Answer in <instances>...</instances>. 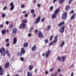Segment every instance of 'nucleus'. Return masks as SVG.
<instances>
[{"label": "nucleus", "mask_w": 76, "mask_h": 76, "mask_svg": "<svg viewBox=\"0 0 76 76\" xmlns=\"http://www.w3.org/2000/svg\"><path fill=\"white\" fill-rule=\"evenodd\" d=\"M54 9V7L53 6H51L50 7V10H53Z\"/></svg>", "instance_id": "2f4dec72"}, {"label": "nucleus", "mask_w": 76, "mask_h": 76, "mask_svg": "<svg viewBox=\"0 0 76 76\" xmlns=\"http://www.w3.org/2000/svg\"><path fill=\"white\" fill-rule=\"evenodd\" d=\"M9 41V39H6V42H8Z\"/></svg>", "instance_id": "8fccbe9b"}, {"label": "nucleus", "mask_w": 76, "mask_h": 76, "mask_svg": "<svg viewBox=\"0 0 76 76\" xmlns=\"http://www.w3.org/2000/svg\"><path fill=\"white\" fill-rule=\"evenodd\" d=\"M2 70H3V69H2V67L0 66V72H1Z\"/></svg>", "instance_id": "de8ad7c7"}, {"label": "nucleus", "mask_w": 76, "mask_h": 76, "mask_svg": "<svg viewBox=\"0 0 76 76\" xmlns=\"http://www.w3.org/2000/svg\"><path fill=\"white\" fill-rule=\"evenodd\" d=\"M6 30L5 29L1 31V32L2 35H4V34H5L6 33Z\"/></svg>", "instance_id": "4be33fe9"}, {"label": "nucleus", "mask_w": 76, "mask_h": 76, "mask_svg": "<svg viewBox=\"0 0 76 76\" xmlns=\"http://www.w3.org/2000/svg\"><path fill=\"white\" fill-rule=\"evenodd\" d=\"M21 7L22 8H23L25 7V5H24L23 4L21 6Z\"/></svg>", "instance_id": "4c0bfd02"}, {"label": "nucleus", "mask_w": 76, "mask_h": 76, "mask_svg": "<svg viewBox=\"0 0 76 76\" xmlns=\"http://www.w3.org/2000/svg\"><path fill=\"white\" fill-rule=\"evenodd\" d=\"M28 37H31V34L29 33L28 34Z\"/></svg>", "instance_id": "e2e57ef3"}, {"label": "nucleus", "mask_w": 76, "mask_h": 76, "mask_svg": "<svg viewBox=\"0 0 76 76\" xmlns=\"http://www.w3.org/2000/svg\"><path fill=\"white\" fill-rule=\"evenodd\" d=\"M25 24L24 23H23L21 24L20 26L19 27V28L20 29H23V28H25Z\"/></svg>", "instance_id": "6e6552de"}, {"label": "nucleus", "mask_w": 76, "mask_h": 76, "mask_svg": "<svg viewBox=\"0 0 76 76\" xmlns=\"http://www.w3.org/2000/svg\"><path fill=\"white\" fill-rule=\"evenodd\" d=\"M64 0H60V1H59V4H62V3L64 2Z\"/></svg>", "instance_id": "cd10ccee"}, {"label": "nucleus", "mask_w": 76, "mask_h": 76, "mask_svg": "<svg viewBox=\"0 0 76 76\" xmlns=\"http://www.w3.org/2000/svg\"><path fill=\"white\" fill-rule=\"evenodd\" d=\"M50 28H51V26H50V25H49L47 27V29L48 30H50Z\"/></svg>", "instance_id": "c756f323"}, {"label": "nucleus", "mask_w": 76, "mask_h": 76, "mask_svg": "<svg viewBox=\"0 0 76 76\" xmlns=\"http://www.w3.org/2000/svg\"><path fill=\"white\" fill-rule=\"evenodd\" d=\"M7 7H4L3 8L4 10H5V9H6Z\"/></svg>", "instance_id": "6e6d98bb"}, {"label": "nucleus", "mask_w": 76, "mask_h": 76, "mask_svg": "<svg viewBox=\"0 0 76 76\" xmlns=\"http://www.w3.org/2000/svg\"><path fill=\"white\" fill-rule=\"evenodd\" d=\"M16 42H17V39L16 38H14L13 41V44H15L16 43Z\"/></svg>", "instance_id": "412c9836"}, {"label": "nucleus", "mask_w": 76, "mask_h": 76, "mask_svg": "<svg viewBox=\"0 0 76 76\" xmlns=\"http://www.w3.org/2000/svg\"><path fill=\"white\" fill-rule=\"evenodd\" d=\"M4 73V70H2L0 71V75H3Z\"/></svg>", "instance_id": "b1692460"}, {"label": "nucleus", "mask_w": 76, "mask_h": 76, "mask_svg": "<svg viewBox=\"0 0 76 76\" xmlns=\"http://www.w3.org/2000/svg\"><path fill=\"white\" fill-rule=\"evenodd\" d=\"M73 1V0H70L69 2V4H70L71 3V2H72Z\"/></svg>", "instance_id": "ea45409f"}, {"label": "nucleus", "mask_w": 76, "mask_h": 76, "mask_svg": "<svg viewBox=\"0 0 76 76\" xmlns=\"http://www.w3.org/2000/svg\"><path fill=\"white\" fill-rule=\"evenodd\" d=\"M58 35H56V36L55 37V38H57Z\"/></svg>", "instance_id": "774afa93"}, {"label": "nucleus", "mask_w": 76, "mask_h": 76, "mask_svg": "<svg viewBox=\"0 0 76 76\" xmlns=\"http://www.w3.org/2000/svg\"><path fill=\"white\" fill-rule=\"evenodd\" d=\"M28 42H25L24 43V45H23L24 47H25L26 48L28 47Z\"/></svg>", "instance_id": "a211bd4d"}, {"label": "nucleus", "mask_w": 76, "mask_h": 76, "mask_svg": "<svg viewBox=\"0 0 76 76\" xmlns=\"http://www.w3.org/2000/svg\"><path fill=\"white\" fill-rule=\"evenodd\" d=\"M64 44H65V42L64 41H62L61 44L60 45V46L63 47L64 45Z\"/></svg>", "instance_id": "6ab92c4d"}, {"label": "nucleus", "mask_w": 76, "mask_h": 76, "mask_svg": "<svg viewBox=\"0 0 76 76\" xmlns=\"http://www.w3.org/2000/svg\"><path fill=\"white\" fill-rule=\"evenodd\" d=\"M47 39H45V43H47V41H48Z\"/></svg>", "instance_id": "4d7b16f0"}, {"label": "nucleus", "mask_w": 76, "mask_h": 76, "mask_svg": "<svg viewBox=\"0 0 76 76\" xmlns=\"http://www.w3.org/2000/svg\"><path fill=\"white\" fill-rule=\"evenodd\" d=\"M37 3V1L36 0H34L33 1V3L34 4H35Z\"/></svg>", "instance_id": "c03bdc74"}, {"label": "nucleus", "mask_w": 76, "mask_h": 76, "mask_svg": "<svg viewBox=\"0 0 76 76\" xmlns=\"http://www.w3.org/2000/svg\"><path fill=\"white\" fill-rule=\"evenodd\" d=\"M22 22H23V23H26L27 22V21L25 20H23Z\"/></svg>", "instance_id": "c9c22d12"}, {"label": "nucleus", "mask_w": 76, "mask_h": 76, "mask_svg": "<svg viewBox=\"0 0 76 76\" xmlns=\"http://www.w3.org/2000/svg\"><path fill=\"white\" fill-rule=\"evenodd\" d=\"M57 0H54L53 3H55V2H56V1H57Z\"/></svg>", "instance_id": "69168bd1"}, {"label": "nucleus", "mask_w": 76, "mask_h": 76, "mask_svg": "<svg viewBox=\"0 0 76 76\" xmlns=\"http://www.w3.org/2000/svg\"><path fill=\"white\" fill-rule=\"evenodd\" d=\"M10 28H13V24H11L10 25Z\"/></svg>", "instance_id": "f704fd0d"}, {"label": "nucleus", "mask_w": 76, "mask_h": 76, "mask_svg": "<svg viewBox=\"0 0 76 76\" xmlns=\"http://www.w3.org/2000/svg\"><path fill=\"white\" fill-rule=\"evenodd\" d=\"M64 21H63L61 23H59L58 24V26H61L63 25H64Z\"/></svg>", "instance_id": "2eb2a0df"}, {"label": "nucleus", "mask_w": 76, "mask_h": 76, "mask_svg": "<svg viewBox=\"0 0 76 76\" xmlns=\"http://www.w3.org/2000/svg\"><path fill=\"white\" fill-rule=\"evenodd\" d=\"M5 52H6L7 54V55L8 56V57H10V53H9V50H8L7 49L5 50Z\"/></svg>", "instance_id": "f8f14e48"}, {"label": "nucleus", "mask_w": 76, "mask_h": 76, "mask_svg": "<svg viewBox=\"0 0 76 76\" xmlns=\"http://www.w3.org/2000/svg\"><path fill=\"white\" fill-rule=\"evenodd\" d=\"M14 76H19V75L18 74H16V75H15Z\"/></svg>", "instance_id": "338daca9"}, {"label": "nucleus", "mask_w": 76, "mask_h": 76, "mask_svg": "<svg viewBox=\"0 0 76 76\" xmlns=\"http://www.w3.org/2000/svg\"><path fill=\"white\" fill-rule=\"evenodd\" d=\"M6 32L7 33H8V32H9V30L8 29H7L6 31Z\"/></svg>", "instance_id": "052dcab7"}, {"label": "nucleus", "mask_w": 76, "mask_h": 76, "mask_svg": "<svg viewBox=\"0 0 76 76\" xmlns=\"http://www.w3.org/2000/svg\"><path fill=\"white\" fill-rule=\"evenodd\" d=\"M54 43L53 42H51L50 43L49 45H50V46H51V45H53L54 44Z\"/></svg>", "instance_id": "7c9ffc66"}, {"label": "nucleus", "mask_w": 76, "mask_h": 76, "mask_svg": "<svg viewBox=\"0 0 76 76\" xmlns=\"http://www.w3.org/2000/svg\"><path fill=\"white\" fill-rule=\"evenodd\" d=\"M70 13H74V11L72 10L71 11Z\"/></svg>", "instance_id": "680f3d73"}, {"label": "nucleus", "mask_w": 76, "mask_h": 76, "mask_svg": "<svg viewBox=\"0 0 76 76\" xmlns=\"http://www.w3.org/2000/svg\"><path fill=\"white\" fill-rule=\"evenodd\" d=\"M67 14L66 12H65L63 14L62 17L64 19H66L67 18Z\"/></svg>", "instance_id": "423d86ee"}, {"label": "nucleus", "mask_w": 76, "mask_h": 76, "mask_svg": "<svg viewBox=\"0 0 76 76\" xmlns=\"http://www.w3.org/2000/svg\"><path fill=\"white\" fill-rule=\"evenodd\" d=\"M59 9H57V10H56L55 12V13L52 14V18L53 19H55V18H56L57 17V13H58V12H59Z\"/></svg>", "instance_id": "f257e3e1"}, {"label": "nucleus", "mask_w": 76, "mask_h": 76, "mask_svg": "<svg viewBox=\"0 0 76 76\" xmlns=\"http://www.w3.org/2000/svg\"><path fill=\"white\" fill-rule=\"evenodd\" d=\"M10 45V44L9 43H7L6 44L7 47H9V46Z\"/></svg>", "instance_id": "09e8293b"}, {"label": "nucleus", "mask_w": 76, "mask_h": 76, "mask_svg": "<svg viewBox=\"0 0 76 76\" xmlns=\"http://www.w3.org/2000/svg\"><path fill=\"white\" fill-rule=\"evenodd\" d=\"M70 9V6H66V10H69Z\"/></svg>", "instance_id": "c85d7f7f"}, {"label": "nucleus", "mask_w": 76, "mask_h": 76, "mask_svg": "<svg viewBox=\"0 0 76 76\" xmlns=\"http://www.w3.org/2000/svg\"><path fill=\"white\" fill-rule=\"evenodd\" d=\"M17 56L18 57H20L23 56V55L21 52L19 51L17 53Z\"/></svg>", "instance_id": "9b49d317"}, {"label": "nucleus", "mask_w": 76, "mask_h": 76, "mask_svg": "<svg viewBox=\"0 0 76 76\" xmlns=\"http://www.w3.org/2000/svg\"><path fill=\"white\" fill-rule=\"evenodd\" d=\"M75 17V14H74L71 17V19L73 20Z\"/></svg>", "instance_id": "a878e982"}, {"label": "nucleus", "mask_w": 76, "mask_h": 76, "mask_svg": "<svg viewBox=\"0 0 76 76\" xmlns=\"http://www.w3.org/2000/svg\"><path fill=\"white\" fill-rule=\"evenodd\" d=\"M6 23L7 25H9V23L8 21H6Z\"/></svg>", "instance_id": "864d4df0"}, {"label": "nucleus", "mask_w": 76, "mask_h": 76, "mask_svg": "<svg viewBox=\"0 0 76 76\" xmlns=\"http://www.w3.org/2000/svg\"><path fill=\"white\" fill-rule=\"evenodd\" d=\"M57 72H56V73L55 74V75H54V76H57Z\"/></svg>", "instance_id": "0e129e2a"}, {"label": "nucleus", "mask_w": 76, "mask_h": 76, "mask_svg": "<svg viewBox=\"0 0 76 76\" xmlns=\"http://www.w3.org/2000/svg\"><path fill=\"white\" fill-rule=\"evenodd\" d=\"M31 12L32 15H33V14H34V13H35V10L33 9H32L31 11Z\"/></svg>", "instance_id": "393cba45"}, {"label": "nucleus", "mask_w": 76, "mask_h": 76, "mask_svg": "<svg viewBox=\"0 0 76 76\" xmlns=\"http://www.w3.org/2000/svg\"><path fill=\"white\" fill-rule=\"evenodd\" d=\"M53 69H54V68L53 67L52 69H50V72H52V71H53Z\"/></svg>", "instance_id": "a19ab883"}, {"label": "nucleus", "mask_w": 76, "mask_h": 76, "mask_svg": "<svg viewBox=\"0 0 76 76\" xmlns=\"http://www.w3.org/2000/svg\"><path fill=\"white\" fill-rule=\"evenodd\" d=\"M74 73L72 72L71 74V76H74Z\"/></svg>", "instance_id": "603ef678"}, {"label": "nucleus", "mask_w": 76, "mask_h": 76, "mask_svg": "<svg viewBox=\"0 0 76 76\" xmlns=\"http://www.w3.org/2000/svg\"><path fill=\"white\" fill-rule=\"evenodd\" d=\"M5 51V49L4 48H1L0 49V53L3 56H4L6 55V52H4Z\"/></svg>", "instance_id": "7ed1b4c3"}, {"label": "nucleus", "mask_w": 76, "mask_h": 76, "mask_svg": "<svg viewBox=\"0 0 76 76\" xmlns=\"http://www.w3.org/2000/svg\"><path fill=\"white\" fill-rule=\"evenodd\" d=\"M61 71V69H58V72H60Z\"/></svg>", "instance_id": "5fc2aeb1"}, {"label": "nucleus", "mask_w": 76, "mask_h": 76, "mask_svg": "<svg viewBox=\"0 0 76 76\" xmlns=\"http://www.w3.org/2000/svg\"><path fill=\"white\" fill-rule=\"evenodd\" d=\"M30 31L31 32L33 30V27H31L29 29Z\"/></svg>", "instance_id": "e433bc0d"}, {"label": "nucleus", "mask_w": 76, "mask_h": 76, "mask_svg": "<svg viewBox=\"0 0 76 76\" xmlns=\"http://www.w3.org/2000/svg\"><path fill=\"white\" fill-rule=\"evenodd\" d=\"M3 27H4V25H3V24H1L0 26V29H1V28H3Z\"/></svg>", "instance_id": "72a5a7b5"}, {"label": "nucleus", "mask_w": 76, "mask_h": 76, "mask_svg": "<svg viewBox=\"0 0 76 76\" xmlns=\"http://www.w3.org/2000/svg\"><path fill=\"white\" fill-rule=\"evenodd\" d=\"M44 18H43L41 20V22H44Z\"/></svg>", "instance_id": "49530a36"}, {"label": "nucleus", "mask_w": 76, "mask_h": 76, "mask_svg": "<svg viewBox=\"0 0 76 76\" xmlns=\"http://www.w3.org/2000/svg\"><path fill=\"white\" fill-rule=\"evenodd\" d=\"M51 53V50H48L46 52L45 56L46 58L48 57L50 54Z\"/></svg>", "instance_id": "39448f33"}, {"label": "nucleus", "mask_w": 76, "mask_h": 76, "mask_svg": "<svg viewBox=\"0 0 76 76\" xmlns=\"http://www.w3.org/2000/svg\"><path fill=\"white\" fill-rule=\"evenodd\" d=\"M65 29V27L63 26L60 29V32L61 33H63L64 31V29Z\"/></svg>", "instance_id": "1a4fd4ad"}, {"label": "nucleus", "mask_w": 76, "mask_h": 76, "mask_svg": "<svg viewBox=\"0 0 76 76\" xmlns=\"http://www.w3.org/2000/svg\"><path fill=\"white\" fill-rule=\"evenodd\" d=\"M33 16L34 18H35V16H36V15L35 14H34Z\"/></svg>", "instance_id": "13d9d810"}, {"label": "nucleus", "mask_w": 76, "mask_h": 76, "mask_svg": "<svg viewBox=\"0 0 76 76\" xmlns=\"http://www.w3.org/2000/svg\"><path fill=\"white\" fill-rule=\"evenodd\" d=\"M38 35L39 38H42V37H44V36H43V34L42 33L41 31H39Z\"/></svg>", "instance_id": "0eeeda50"}, {"label": "nucleus", "mask_w": 76, "mask_h": 76, "mask_svg": "<svg viewBox=\"0 0 76 76\" xmlns=\"http://www.w3.org/2000/svg\"><path fill=\"white\" fill-rule=\"evenodd\" d=\"M25 49H24V48H23L21 49V53L23 55L25 53Z\"/></svg>", "instance_id": "9d476101"}, {"label": "nucleus", "mask_w": 76, "mask_h": 76, "mask_svg": "<svg viewBox=\"0 0 76 76\" xmlns=\"http://www.w3.org/2000/svg\"><path fill=\"white\" fill-rule=\"evenodd\" d=\"M13 32L14 34H16L17 32V29L15 28H14L13 29Z\"/></svg>", "instance_id": "aec40b11"}, {"label": "nucleus", "mask_w": 76, "mask_h": 76, "mask_svg": "<svg viewBox=\"0 0 76 76\" xmlns=\"http://www.w3.org/2000/svg\"><path fill=\"white\" fill-rule=\"evenodd\" d=\"M45 74L46 75H47V74H48V72L47 71H46L45 72Z\"/></svg>", "instance_id": "a18cd8bd"}, {"label": "nucleus", "mask_w": 76, "mask_h": 76, "mask_svg": "<svg viewBox=\"0 0 76 76\" xmlns=\"http://www.w3.org/2000/svg\"><path fill=\"white\" fill-rule=\"evenodd\" d=\"M66 58V56H62L61 58H60V57L58 56L57 58V59L58 60H59L60 61H62L64 62L65 61V60Z\"/></svg>", "instance_id": "f03ea898"}, {"label": "nucleus", "mask_w": 76, "mask_h": 76, "mask_svg": "<svg viewBox=\"0 0 76 76\" xmlns=\"http://www.w3.org/2000/svg\"><path fill=\"white\" fill-rule=\"evenodd\" d=\"M10 65L9 62H7L6 64H5L4 67L5 68H7Z\"/></svg>", "instance_id": "4468645a"}, {"label": "nucleus", "mask_w": 76, "mask_h": 76, "mask_svg": "<svg viewBox=\"0 0 76 76\" xmlns=\"http://www.w3.org/2000/svg\"><path fill=\"white\" fill-rule=\"evenodd\" d=\"M2 16L3 18H4L5 17V14H3L2 15Z\"/></svg>", "instance_id": "79ce46f5"}, {"label": "nucleus", "mask_w": 76, "mask_h": 76, "mask_svg": "<svg viewBox=\"0 0 76 76\" xmlns=\"http://www.w3.org/2000/svg\"><path fill=\"white\" fill-rule=\"evenodd\" d=\"M27 76H32V73L31 72H29L27 71Z\"/></svg>", "instance_id": "5701e85b"}, {"label": "nucleus", "mask_w": 76, "mask_h": 76, "mask_svg": "<svg viewBox=\"0 0 76 76\" xmlns=\"http://www.w3.org/2000/svg\"><path fill=\"white\" fill-rule=\"evenodd\" d=\"M20 60L22 61H23L24 60V58L22 57H21L20 58Z\"/></svg>", "instance_id": "473e14b6"}, {"label": "nucleus", "mask_w": 76, "mask_h": 76, "mask_svg": "<svg viewBox=\"0 0 76 76\" xmlns=\"http://www.w3.org/2000/svg\"><path fill=\"white\" fill-rule=\"evenodd\" d=\"M28 14H26L24 15V17H25V18L28 17Z\"/></svg>", "instance_id": "37998d69"}, {"label": "nucleus", "mask_w": 76, "mask_h": 76, "mask_svg": "<svg viewBox=\"0 0 76 76\" xmlns=\"http://www.w3.org/2000/svg\"><path fill=\"white\" fill-rule=\"evenodd\" d=\"M41 6V5H40V4H37V7H40Z\"/></svg>", "instance_id": "3c124183"}, {"label": "nucleus", "mask_w": 76, "mask_h": 76, "mask_svg": "<svg viewBox=\"0 0 76 76\" xmlns=\"http://www.w3.org/2000/svg\"><path fill=\"white\" fill-rule=\"evenodd\" d=\"M10 5L11 7L10 8V10L11 11H12V10H13L15 8V6H14V4H13V2H11L10 4Z\"/></svg>", "instance_id": "20e7f679"}, {"label": "nucleus", "mask_w": 76, "mask_h": 76, "mask_svg": "<svg viewBox=\"0 0 76 76\" xmlns=\"http://www.w3.org/2000/svg\"><path fill=\"white\" fill-rule=\"evenodd\" d=\"M34 68V66L32 65H30L28 67V69L29 71H31L32 69Z\"/></svg>", "instance_id": "dca6fc26"}, {"label": "nucleus", "mask_w": 76, "mask_h": 76, "mask_svg": "<svg viewBox=\"0 0 76 76\" xmlns=\"http://www.w3.org/2000/svg\"><path fill=\"white\" fill-rule=\"evenodd\" d=\"M73 1V0H70L69 2V4H70L71 3V2H72Z\"/></svg>", "instance_id": "58836bf2"}, {"label": "nucleus", "mask_w": 76, "mask_h": 76, "mask_svg": "<svg viewBox=\"0 0 76 76\" xmlns=\"http://www.w3.org/2000/svg\"><path fill=\"white\" fill-rule=\"evenodd\" d=\"M37 47V46L34 45V46L32 48L31 50L33 51H35L36 50V48Z\"/></svg>", "instance_id": "f3484780"}, {"label": "nucleus", "mask_w": 76, "mask_h": 76, "mask_svg": "<svg viewBox=\"0 0 76 76\" xmlns=\"http://www.w3.org/2000/svg\"><path fill=\"white\" fill-rule=\"evenodd\" d=\"M35 32L36 33H37V32H38V30H35Z\"/></svg>", "instance_id": "bf43d9fd"}, {"label": "nucleus", "mask_w": 76, "mask_h": 76, "mask_svg": "<svg viewBox=\"0 0 76 76\" xmlns=\"http://www.w3.org/2000/svg\"><path fill=\"white\" fill-rule=\"evenodd\" d=\"M57 42V39H55L53 41V42L54 43H56Z\"/></svg>", "instance_id": "bb28decb"}, {"label": "nucleus", "mask_w": 76, "mask_h": 76, "mask_svg": "<svg viewBox=\"0 0 76 76\" xmlns=\"http://www.w3.org/2000/svg\"><path fill=\"white\" fill-rule=\"evenodd\" d=\"M40 19H41V17H38L36 20V23H39V21H40Z\"/></svg>", "instance_id": "ddd939ff"}]
</instances>
